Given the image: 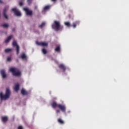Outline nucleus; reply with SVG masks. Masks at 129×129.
I'll return each instance as SVG.
<instances>
[{"mask_svg": "<svg viewBox=\"0 0 129 129\" xmlns=\"http://www.w3.org/2000/svg\"><path fill=\"white\" fill-rule=\"evenodd\" d=\"M11 96V90L10 88H7L6 89V94L4 95L3 92L0 93V98L2 100H7V99H9L10 98V96Z\"/></svg>", "mask_w": 129, "mask_h": 129, "instance_id": "f257e3e1", "label": "nucleus"}, {"mask_svg": "<svg viewBox=\"0 0 129 129\" xmlns=\"http://www.w3.org/2000/svg\"><path fill=\"white\" fill-rule=\"evenodd\" d=\"M10 72H12L14 76H21V72L16 68H12L10 69Z\"/></svg>", "mask_w": 129, "mask_h": 129, "instance_id": "f03ea898", "label": "nucleus"}, {"mask_svg": "<svg viewBox=\"0 0 129 129\" xmlns=\"http://www.w3.org/2000/svg\"><path fill=\"white\" fill-rule=\"evenodd\" d=\"M52 28L55 31H58L60 29V22L57 21H55L54 23L52 24Z\"/></svg>", "mask_w": 129, "mask_h": 129, "instance_id": "7ed1b4c3", "label": "nucleus"}, {"mask_svg": "<svg viewBox=\"0 0 129 129\" xmlns=\"http://www.w3.org/2000/svg\"><path fill=\"white\" fill-rule=\"evenodd\" d=\"M12 11L17 17H21V16H22V13H21V12L17 10V8H15L12 9Z\"/></svg>", "mask_w": 129, "mask_h": 129, "instance_id": "20e7f679", "label": "nucleus"}, {"mask_svg": "<svg viewBox=\"0 0 129 129\" xmlns=\"http://www.w3.org/2000/svg\"><path fill=\"white\" fill-rule=\"evenodd\" d=\"M13 47H16L17 54H19V53H20V46L18 45V43H17V41H13Z\"/></svg>", "mask_w": 129, "mask_h": 129, "instance_id": "39448f33", "label": "nucleus"}, {"mask_svg": "<svg viewBox=\"0 0 129 129\" xmlns=\"http://www.w3.org/2000/svg\"><path fill=\"white\" fill-rule=\"evenodd\" d=\"M23 10L26 12L27 16H32L33 15V12L28 8H24Z\"/></svg>", "mask_w": 129, "mask_h": 129, "instance_id": "423d86ee", "label": "nucleus"}, {"mask_svg": "<svg viewBox=\"0 0 129 129\" xmlns=\"http://www.w3.org/2000/svg\"><path fill=\"white\" fill-rule=\"evenodd\" d=\"M36 45H38L39 46H43V47H47L48 46V43L46 42H39L36 41Z\"/></svg>", "mask_w": 129, "mask_h": 129, "instance_id": "0eeeda50", "label": "nucleus"}, {"mask_svg": "<svg viewBox=\"0 0 129 129\" xmlns=\"http://www.w3.org/2000/svg\"><path fill=\"white\" fill-rule=\"evenodd\" d=\"M58 107L61 110V111H62V112H65V111H66V106H65V105L58 104Z\"/></svg>", "mask_w": 129, "mask_h": 129, "instance_id": "6e6552de", "label": "nucleus"}, {"mask_svg": "<svg viewBox=\"0 0 129 129\" xmlns=\"http://www.w3.org/2000/svg\"><path fill=\"white\" fill-rule=\"evenodd\" d=\"M8 8H5L3 10V14H4V16L5 18V19H9V16H8V15H7V12H8Z\"/></svg>", "mask_w": 129, "mask_h": 129, "instance_id": "1a4fd4ad", "label": "nucleus"}, {"mask_svg": "<svg viewBox=\"0 0 129 129\" xmlns=\"http://www.w3.org/2000/svg\"><path fill=\"white\" fill-rule=\"evenodd\" d=\"M1 73L3 78H7V74H6V71H5L4 70H2L1 71Z\"/></svg>", "mask_w": 129, "mask_h": 129, "instance_id": "9d476101", "label": "nucleus"}, {"mask_svg": "<svg viewBox=\"0 0 129 129\" xmlns=\"http://www.w3.org/2000/svg\"><path fill=\"white\" fill-rule=\"evenodd\" d=\"M20 58H21L22 60H27V55L25 53H22L21 54Z\"/></svg>", "mask_w": 129, "mask_h": 129, "instance_id": "9b49d317", "label": "nucleus"}, {"mask_svg": "<svg viewBox=\"0 0 129 129\" xmlns=\"http://www.w3.org/2000/svg\"><path fill=\"white\" fill-rule=\"evenodd\" d=\"M1 27H2L3 28H4L5 29H8V28H9V24H8V23H4L1 25Z\"/></svg>", "mask_w": 129, "mask_h": 129, "instance_id": "f8f14e48", "label": "nucleus"}, {"mask_svg": "<svg viewBox=\"0 0 129 129\" xmlns=\"http://www.w3.org/2000/svg\"><path fill=\"white\" fill-rule=\"evenodd\" d=\"M12 38H13V35L9 36L7 39L5 40V43H9L11 41Z\"/></svg>", "mask_w": 129, "mask_h": 129, "instance_id": "ddd939ff", "label": "nucleus"}, {"mask_svg": "<svg viewBox=\"0 0 129 129\" xmlns=\"http://www.w3.org/2000/svg\"><path fill=\"white\" fill-rule=\"evenodd\" d=\"M19 87H20V85H19V84H15V87L14 88L15 91H18L19 89Z\"/></svg>", "mask_w": 129, "mask_h": 129, "instance_id": "4468645a", "label": "nucleus"}, {"mask_svg": "<svg viewBox=\"0 0 129 129\" xmlns=\"http://www.w3.org/2000/svg\"><path fill=\"white\" fill-rule=\"evenodd\" d=\"M51 106H52V107H53V108H55L57 107V106L58 107V104H57V103L53 102L51 104Z\"/></svg>", "mask_w": 129, "mask_h": 129, "instance_id": "2eb2a0df", "label": "nucleus"}, {"mask_svg": "<svg viewBox=\"0 0 129 129\" xmlns=\"http://www.w3.org/2000/svg\"><path fill=\"white\" fill-rule=\"evenodd\" d=\"M2 120L3 122H6V121H8V117L7 116H3Z\"/></svg>", "mask_w": 129, "mask_h": 129, "instance_id": "dca6fc26", "label": "nucleus"}, {"mask_svg": "<svg viewBox=\"0 0 129 129\" xmlns=\"http://www.w3.org/2000/svg\"><path fill=\"white\" fill-rule=\"evenodd\" d=\"M5 51L6 53H11V52H12V51H13V49L7 48V49H6Z\"/></svg>", "mask_w": 129, "mask_h": 129, "instance_id": "f3484780", "label": "nucleus"}, {"mask_svg": "<svg viewBox=\"0 0 129 129\" xmlns=\"http://www.w3.org/2000/svg\"><path fill=\"white\" fill-rule=\"evenodd\" d=\"M21 93L22 94H23V95H26V94H27V91H26V90L23 89L22 90H21Z\"/></svg>", "mask_w": 129, "mask_h": 129, "instance_id": "a211bd4d", "label": "nucleus"}, {"mask_svg": "<svg viewBox=\"0 0 129 129\" xmlns=\"http://www.w3.org/2000/svg\"><path fill=\"white\" fill-rule=\"evenodd\" d=\"M59 67V68H60V69H62L64 71H65V70L66 69V68H65V66H64V64H60Z\"/></svg>", "mask_w": 129, "mask_h": 129, "instance_id": "6ab92c4d", "label": "nucleus"}, {"mask_svg": "<svg viewBox=\"0 0 129 129\" xmlns=\"http://www.w3.org/2000/svg\"><path fill=\"white\" fill-rule=\"evenodd\" d=\"M64 25L65 26H67V27H71V24L69 22H64Z\"/></svg>", "mask_w": 129, "mask_h": 129, "instance_id": "aec40b11", "label": "nucleus"}, {"mask_svg": "<svg viewBox=\"0 0 129 129\" xmlns=\"http://www.w3.org/2000/svg\"><path fill=\"white\" fill-rule=\"evenodd\" d=\"M78 24H79V22H76L75 23H73V28H76V25H78Z\"/></svg>", "mask_w": 129, "mask_h": 129, "instance_id": "412c9836", "label": "nucleus"}, {"mask_svg": "<svg viewBox=\"0 0 129 129\" xmlns=\"http://www.w3.org/2000/svg\"><path fill=\"white\" fill-rule=\"evenodd\" d=\"M42 52L43 54H46L47 53V50L45 48H43V49H42Z\"/></svg>", "mask_w": 129, "mask_h": 129, "instance_id": "4be33fe9", "label": "nucleus"}, {"mask_svg": "<svg viewBox=\"0 0 129 129\" xmlns=\"http://www.w3.org/2000/svg\"><path fill=\"white\" fill-rule=\"evenodd\" d=\"M46 23L45 22H43L41 25H39V28H43L44 26H45Z\"/></svg>", "mask_w": 129, "mask_h": 129, "instance_id": "5701e85b", "label": "nucleus"}, {"mask_svg": "<svg viewBox=\"0 0 129 129\" xmlns=\"http://www.w3.org/2000/svg\"><path fill=\"white\" fill-rule=\"evenodd\" d=\"M58 122H59V123H61V124L64 123V121L63 120H62V119H58Z\"/></svg>", "mask_w": 129, "mask_h": 129, "instance_id": "b1692460", "label": "nucleus"}, {"mask_svg": "<svg viewBox=\"0 0 129 129\" xmlns=\"http://www.w3.org/2000/svg\"><path fill=\"white\" fill-rule=\"evenodd\" d=\"M55 50L56 52H59L60 51V46H57Z\"/></svg>", "mask_w": 129, "mask_h": 129, "instance_id": "393cba45", "label": "nucleus"}, {"mask_svg": "<svg viewBox=\"0 0 129 129\" xmlns=\"http://www.w3.org/2000/svg\"><path fill=\"white\" fill-rule=\"evenodd\" d=\"M49 8H50V6H46L44 7V11L49 10Z\"/></svg>", "mask_w": 129, "mask_h": 129, "instance_id": "a878e982", "label": "nucleus"}, {"mask_svg": "<svg viewBox=\"0 0 129 129\" xmlns=\"http://www.w3.org/2000/svg\"><path fill=\"white\" fill-rule=\"evenodd\" d=\"M24 5V1H21L19 3V6H20L21 7H22V6H23Z\"/></svg>", "mask_w": 129, "mask_h": 129, "instance_id": "bb28decb", "label": "nucleus"}, {"mask_svg": "<svg viewBox=\"0 0 129 129\" xmlns=\"http://www.w3.org/2000/svg\"><path fill=\"white\" fill-rule=\"evenodd\" d=\"M7 61H8L9 62H10V61H12V57H8L7 58Z\"/></svg>", "mask_w": 129, "mask_h": 129, "instance_id": "cd10ccee", "label": "nucleus"}, {"mask_svg": "<svg viewBox=\"0 0 129 129\" xmlns=\"http://www.w3.org/2000/svg\"><path fill=\"white\" fill-rule=\"evenodd\" d=\"M27 3L28 5H31V4L32 3V0H27Z\"/></svg>", "mask_w": 129, "mask_h": 129, "instance_id": "c85d7f7f", "label": "nucleus"}, {"mask_svg": "<svg viewBox=\"0 0 129 129\" xmlns=\"http://www.w3.org/2000/svg\"><path fill=\"white\" fill-rule=\"evenodd\" d=\"M18 129H23V126H19Z\"/></svg>", "mask_w": 129, "mask_h": 129, "instance_id": "c756f323", "label": "nucleus"}, {"mask_svg": "<svg viewBox=\"0 0 129 129\" xmlns=\"http://www.w3.org/2000/svg\"><path fill=\"white\" fill-rule=\"evenodd\" d=\"M60 113V110H56V113Z\"/></svg>", "mask_w": 129, "mask_h": 129, "instance_id": "7c9ffc66", "label": "nucleus"}, {"mask_svg": "<svg viewBox=\"0 0 129 129\" xmlns=\"http://www.w3.org/2000/svg\"><path fill=\"white\" fill-rule=\"evenodd\" d=\"M0 3L3 4V1L2 0H0Z\"/></svg>", "mask_w": 129, "mask_h": 129, "instance_id": "2f4dec72", "label": "nucleus"}, {"mask_svg": "<svg viewBox=\"0 0 129 129\" xmlns=\"http://www.w3.org/2000/svg\"><path fill=\"white\" fill-rule=\"evenodd\" d=\"M52 2H55L56 0H51Z\"/></svg>", "mask_w": 129, "mask_h": 129, "instance_id": "473e14b6", "label": "nucleus"}]
</instances>
